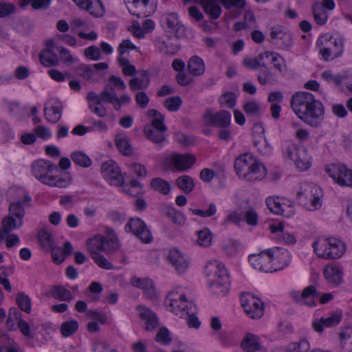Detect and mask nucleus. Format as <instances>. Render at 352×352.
I'll return each mask as SVG.
<instances>
[{"label":"nucleus","mask_w":352,"mask_h":352,"mask_svg":"<svg viewBox=\"0 0 352 352\" xmlns=\"http://www.w3.org/2000/svg\"><path fill=\"white\" fill-rule=\"evenodd\" d=\"M291 107L300 120L312 127H318L324 120L322 103L309 92L298 91L291 99Z\"/></svg>","instance_id":"obj_1"},{"label":"nucleus","mask_w":352,"mask_h":352,"mask_svg":"<svg viewBox=\"0 0 352 352\" xmlns=\"http://www.w3.org/2000/svg\"><path fill=\"white\" fill-rule=\"evenodd\" d=\"M234 168L236 174L248 182L260 181L267 175L265 166L250 153L239 155L234 160Z\"/></svg>","instance_id":"obj_2"},{"label":"nucleus","mask_w":352,"mask_h":352,"mask_svg":"<svg viewBox=\"0 0 352 352\" xmlns=\"http://www.w3.org/2000/svg\"><path fill=\"white\" fill-rule=\"evenodd\" d=\"M204 274L208 278L211 291L219 296L228 294L230 288V276L225 265L216 260L207 263Z\"/></svg>","instance_id":"obj_3"},{"label":"nucleus","mask_w":352,"mask_h":352,"mask_svg":"<svg viewBox=\"0 0 352 352\" xmlns=\"http://www.w3.org/2000/svg\"><path fill=\"white\" fill-rule=\"evenodd\" d=\"M312 247L318 257L327 260L338 259L346 251V245L336 238H318Z\"/></svg>","instance_id":"obj_4"},{"label":"nucleus","mask_w":352,"mask_h":352,"mask_svg":"<svg viewBox=\"0 0 352 352\" xmlns=\"http://www.w3.org/2000/svg\"><path fill=\"white\" fill-rule=\"evenodd\" d=\"M166 304L170 311L180 318L188 315L190 311L196 309L193 302L188 295L187 289L180 287L175 288L168 293Z\"/></svg>","instance_id":"obj_5"},{"label":"nucleus","mask_w":352,"mask_h":352,"mask_svg":"<svg viewBox=\"0 0 352 352\" xmlns=\"http://www.w3.org/2000/svg\"><path fill=\"white\" fill-rule=\"evenodd\" d=\"M322 189L313 184L302 183L296 189V198L300 204L309 210H314L322 206Z\"/></svg>","instance_id":"obj_6"},{"label":"nucleus","mask_w":352,"mask_h":352,"mask_svg":"<svg viewBox=\"0 0 352 352\" xmlns=\"http://www.w3.org/2000/svg\"><path fill=\"white\" fill-rule=\"evenodd\" d=\"M317 46L322 58L326 61H329L339 57L342 54L344 41L338 34H326L318 38Z\"/></svg>","instance_id":"obj_7"},{"label":"nucleus","mask_w":352,"mask_h":352,"mask_svg":"<svg viewBox=\"0 0 352 352\" xmlns=\"http://www.w3.org/2000/svg\"><path fill=\"white\" fill-rule=\"evenodd\" d=\"M103 234H96L86 240L85 245L90 257L100 268L110 270L113 269V264L103 255Z\"/></svg>","instance_id":"obj_8"},{"label":"nucleus","mask_w":352,"mask_h":352,"mask_svg":"<svg viewBox=\"0 0 352 352\" xmlns=\"http://www.w3.org/2000/svg\"><path fill=\"white\" fill-rule=\"evenodd\" d=\"M284 155L292 160L300 170H306L311 165V157L305 148H299L295 144H287L284 150Z\"/></svg>","instance_id":"obj_9"},{"label":"nucleus","mask_w":352,"mask_h":352,"mask_svg":"<svg viewBox=\"0 0 352 352\" xmlns=\"http://www.w3.org/2000/svg\"><path fill=\"white\" fill-rule=\"evenodd\" d=\"M325 171L335 183L341 186L352 187V170L343 164H331Z\"/></svg>","instance_id":"obj_10"},{"label":"nucleus","mask_w":352,"mask_h":352,"mask_svg":"<svg viewBox=\"0 0 352 352\" xmlns=\"http://www.w3.org/2000/svg\"><path fill=\"white\" fill-rule=\"evenodd\" d=\"M241 305L250 318H261L264 314V303L258 297L252 294H243L241 296Z\"/></svg>","instance_id":"obj_11"},{"label":"nucleus","mask_w":352,"mask_h":352,"mask_svg":"<svg viewBox=\"0 0 352 352\" xmlns=\"http://www.w3.org/2000/svg\"><path fill=\"white\" fill-rule=\"evenodd\" d=\"M202 120L207 126L227 128L231 124V113L226 110L213 112L210 109H207L203 115Z\"/></svg>","instance_id":"obj_12"},{"label":"nucleus","mask_w":352,"mask_h":352,"mask_svg":"<svg viewBox=\"0 0 352 352\" xmlns=\"http://www.w3.org/2000/svg\"><path fill=\"white\" fill-rule=\"evenodd\" d=\"M269 210L276 214L289 217L294 214L292 203L285 197L278 196L268 197L265 200Z\"/></svg>","instance_id":"obj_13"},{"label":"nucleus","mask_w":352,"mask_h":352,"mask_svg":"<svg viewBox=\"0 0 352 352\" xmlns=\"http://www.w3.org/2000/svg\"><path fill=\"white\" fill-rule=\"evenodd\" d=\"M196 162L195 155L190 153H171L164 159V164L179 171L190 168Z\"/></svg>","instance_id":"obj_14"},{"label":"nucleus","mask_w":352,"mask_h":352,"mask_svg":"<svg viewBox=\"0 0 352 352\" xmlns=\"http://www.w3.org/2000/svg\"><path fill=\"white\" fill-rule=\"evenodd\" d=\"M125 230L133 232L143 243H149L153 240L149 229L140 218H131L125 226Z\"/></svg>","instance_id":"obj_15"},{"label":"nucleus","mask_w":352,"mask_h":352,"mask_svg":"<svg viewBox=\"0 0 352 352\" xmlns=\"http://www.w3.org/2000/svg\"><path fill=\"white\" fill-rule=\"evenodd\" d=\"M102 177L111 184L120 186L124 184V177L118 164L113 161H108L101 166Z\"/></svg>","instance_id":"obj_16"},{"label":"nucleus","mask_w":352,"mask_h":352,"mask_svg":"<svg viewBox=\"0 0 352 352\" xmlns=\"http://www.w3.org/2000/svg\"><path fill=\"white\" fill-rule=\"evenodd\" d=\"M56 170H58V168L50 169L38 179V181L50 187L60 188L68 187L72 182L71 175L69 173H65L63 175H56L54 174V172Z\"/></svg>","instance_id":"obj_17"},{"label":"nucleus","mask_w":352,"mask_h":352,"mask_svg":"<svg viewBox=\"0 0 352 352\" xmlns=\"http://www.w3.org/2000/svg\"><path fill=\"white\" fill-rule=\"evenodd\" d=\"M126 3L129 12L139 18L146 17L155 12V7L150 0H126Z\"/></svg>","instance_id":"obj_18"},{"label":"nucleus","mask_w":352,"mask_h":352,"mask_svg":"<svg viewBox=\"0 0 352 352\" xmlns=\"http://www.w3.org/2000/svg\"><path fill=\"white\" fill-rule=\"evenodd\" d=\"M101 92L103 102L111 103L116 111L120 109L122 104H129L131 101V98L128 95H122L118 97L115 89L109 83L104 87Z\"/></svg>","instance_id":"obj_19"},{"label":"nucleus","mask_w":352,"mask_h":352,"mask_svg":"<svg viewBox=\"0 0 352 352\" xmlns=\"http://www.w3.org/2000/svg\"><path fill=\"white\" fill-rule=\"evenodd\" d=\"M136 311L146 331H153L158 327V318L152 310L145 306L138 305L136 307Z\"/></svg>","instance_id":"obj_20"},{"label":"nucleus","mask_w":352,"mask_h":352,"mask_svg":"<svg viewBox=\"0 0 352 352\" xmlns=\"http://www.w3.org/2000/svg\"><path fill=\"white\" fill-rule=\"evenodd\" d=\"M104 233L102 240V252L109 256L117 252L121 244L113 229L107 227Z\"/></svg>","instance_id":"obj_21"},{"label":"nucleus","mask_w":352,"mask_h":352,"mask_svg":"<svg viewBox=\"0 0 352 352\" xmlns=\"http://www.w3.org/2000/svg\"><path fill=\"white\" fill-rule=\"evenodd\" d=\"M248 260L251 265L255 269L265 272H273L269 250L257 254L250 255Z\"/></svg>","instance_id":"obj_22"},{"label":"nucleus","mask_w":352,"mask_h":352,"mask_svg":"<svg viewBox=\"0 0 352 352\" xmlns=\"http://www.w3.org/2000/svg\"><path fill=\"white\" fill-rule=\"evenodd\" d=\"M269 251L273 272L282 270L287 266L289 261V256L286 250L274 248L269 249Z\"/></svg>","instance_id":"obj_23"},{"label":"nucleus","mask_w":352,"mask_h":352,"mask_svg":"<svg viewBox=\"0 0 352 352\" xmlns=\"http://www.w3.org/2000/svg\"><path fill=\"white\" fill-rule=\"evenodd\" d=\"M62 109V104L58 100L50 98L44 109L45 119L51 123H56L61 118Z\"/></svg>","instance_id":"obj_24"},{"label":"nucleus","mask_w":352,"mask_h":352,"mask_svg":"<svg viewBox=\"0 0 352 352\" xmlns=\"http://www.w3.org/2000/svg\"><path fill=\"white\" fill-rule=\"evenodd\" d=\"M168 260L179 274L184 273L189 267V261L186 255L176 249L170 250Z\"/></svg>","instance_id":"obj_25"},{"label":"nucleus","mask_w":352,"mask_h":352,"mask_svg":"<svg viewBox=\"0 0 352 352\" xmlns=\"http://www.w3.org/2000/svg\"><path fill=\"white\" fill-rule=\"evenodd\" d=\"M270 36L274 43L283 47L289 46L292 44L290 33L281 25H276L272 27Z\"/></svg>","instance_id":"obj_26"},{"label":"nucleus","mask_w":352,"mask_h":352,"mask_svg":"<svg viewBox=\"0 0 352 352\" xmlns=\"http://www.w3.org/2000/svg\"><path fill=\"white\" fill-rule=\"evenodd\" d=\"M50 169H57V166L48 160L39 159L34 160L31 164V173L38 180Z\"/></svg>","instance_id":"obj_27"},{"label":"nucleus","mask_w":352,"mask_h":352,"mask_svg":"<svg viewBox=\"0 0 352 352\" xmlns=\"http://www.w3.org/2000/svg\"><path fill=\"white\" fill-rule=\"evenodd\" d=\"M2 227L0 229V242L4 239L10 232L20 228L23 225V220L12 216H6L1 221Z\"/></svg>","instance_id":"obj_28"},{"label":"nucleus","mask_w":352,"mask_h":352,"mask_svg":"<svg viewBox=\"0 0 352 352\" xmlns=\"http://www.w3.org/2000/svg\"><path fill=\"white\" fill-rule=\"evenodd\" d=\"M241 347L246 352H256L262 350L258 336L252 333H247L241 342Z\"/></svg>","instance_id":"obj_29"},{"label":"nucleus","mask_w":352,"mask_h":352,"mask_svg":"<svg viewBox=\"0 0 352 352\" xmlns=\"http://www.w3.org/2000/svg\"><path fill=\"white\" fill-rule=\"evenodd\" d=\"M323 274L329 283L337 285L342 281L343 272L339 265L329 264L324 267Z\"/></svg>","instance_id":"obj_30"},{"label":"nucleus","mask_w":352,"mask_h":352,"mask_svg":"<svg viewBox=\"0 0 352 352\" xmlns=\"http://www.w3.org/2000/svg\"><path fill=\"white\" fill-rule=\"evenodd\" d=\"M319 294L314 286H309L304 289L301 294H299V303L309 307L316 305V300L318 298Z\"/></svg>","instance_id":"obj_31"},{"label":"nucleus","mask_w":352,"mask_h":352,"mask_svg":"<svg viewBox=\"0 0 352 352\" xmlns=\"http://www.w3.org/2000/svg\"><path fill=\"white\" fill-rule=\"evenodd\" d=\"M162 21L169 29L170 32L175 34H178L179 31L184 29V26L181 24L176 13L172 12L163 15Z\"/></svg>","instance_id":"obj_32"},{"label":"nucleus","mask_w":352,"mask_h":352,"mask_svg":"<svg viewBox=\"0 0 352 352\" xmlns=\"http://www.w3.org/2000/svg\"><path fill=\"white\" fill-rule=\"evenodd\" d=\"M205 69L204 62L200 57L195 56L188 60V69L191 75L200 76L204 74Z\"/></svg>","instance_id":"obj_33"},{"label":"nucleus","mask_w":352,"mask_h":352,"mask_svg":"<svg viewBox=\"0 0 352 352\" xmlns=\"http://www.w3.org/2000/svg\"><path fill=\"white\" fill-rule=\"evenodd\" d=\"M260 59H270L274 65V67L279 72H283L286 68V64L284 58L278 54L273 52H265L259 54Z\"/></svg>","instance_id":"obj_34"},{"label":"nucleus","mask_w":352,"mask_h":352,"mask_svg":"<svg viewBox=\"0 0 352 352\" xmlns=\"http://www.w3.org/2000/svg\"><path fill=\"white\" fill-rule=\"evenodd\" d=\"M196 244L203 248H209L213 240V234L211 231L207 228H203L196 232Z\"/></svg>","instance_id":"obj_35"},{"label":"nucleus","mask_w":352,"mask_h":352,"mask_svg":"<svg viewBox=\"0 0 352 352\" xmlns=\"http://www.w3.org/2000/svg\"><path fill=\"white\" fill-rule=\"evenodd\" d=\"M341 352H352V327L344 328L339 334Z\"/></svg>","instance_id":"obj_36"},{"label":"nucleus","mask_w":352,"mask_h":352,"mask_svg":"<svg viewBox=\"0 0 352 352\" xmlns=\"http://www.w3.org/2000/svg\"><path fill=\"white\" fill-rule=\"evenodd\" d=\"M39 59L45 67H52L58 64V58L52 49H45L40 52Z\"/></svg>","instance_id":"obj_37"},{"label":"nucleus","mask_w":352,"mask_h":352,"mask_svg":"<svg viewBox=\"0 0 352 352\" xmlns=\"http://www.w3.org/2000/svg\"><path fill=\"white\" fill-rule=\"evenodd\" d=\"M131 284L135 287L144 289L150 298H152L155 295L153 283L149 278L142 279L138 277H133L131 279Z\"/></svg>","instance_id":"obj_38"},{"label":"nucleus","mask_w":352,"mask_h":352,"mask_svg":"<svg viewBox=\"0 0 352 352\" xmlns=\"http://www.w3.org/2000/svg\"><path fill=\"white\" fill-rule=\"evenodd\" d=\"M312 12L316 23L320 25H324L328 20V13L324 10L320 3L316 2L312 6Z\"/></svg>","instance_id":"obj_39"},{"label":"nucleus","mask_w":352,"mask_h":352,"mask_svg":"<svg viewBox=\"0 0 352 352\" xmlns=\"http://www.w3.org/2000/svg\"><path fill=\"white\" fill-rule=\"evenodd\" d=\"M51 296L59 300L71 301L73 299V295L66 288L60 285H55L50 290Z\"/></svg>","instance_id":"obj_40"},{"label":"nucleus","mask_w":352,"mask_h":352,"mask_svg":"<svg viewBox=\"0 0 352 352\" xmlns=\"http://www.w3.org/2000/svg\"><path fill=\"white\" fill-rule=\"evenodd\" d=\"M177 187L185 193H190L195 188L193 179L189 175H184L176 179Z\"/></svg>","instance_id":"obj_41"},{"label":"nucleus","mask_w":352,"mask_h":352,"mask_svg":"<svg viewBox=\"0 0 352 352\" xmlns=\"http://www.w3.org/2000/svg\"><path fill=\"white\" fill-rule=\"evenodd\" d=\"M166 131L155 129L151 127H145L144 134L146 137L155 144L161 143L166 140L165 133Z\"/></svg>","instance_id":"obj_42"},{"label":"nucleus","mask_w":352,"mask_h":352,"mask_svg":"<svg viewBox=\"0 0 352 352\" xmlns=\"http://www.w3.org/2000/svg\"><path fill=\"white\" fill-rule=\"evenodd\" d=\"M70 157L76 164L83 168L90 167L92 164L91 158L82 151H74L72 153Z\"/></svg>","instance_id":"obj_43"},{"label":"nucleus","mask_w":352,"mask_h":352,"mask_svg":"<svg viewBox=\"0 0 352 352\" xmlns=\"http://www.w3.org/2000/svg\"><path fill=\"white\" fill-rule=\"evenodd\" d=\"M116 144L118 149L124 155H129L132 153L133 149L129 143L128 138L124 135H118L116 137Z\"/></svg>","instance_id":"obj_44"},{"label":"nucleus","mask_w":352,"mask_h":352,"mask_svg":"<svg viewBox=\"0 0 352 352\" xmlns=\"http://www.w3.org/2000/svg\"><path fill=\"white\" fill-rule=\"evenodd\" d=\"M321 78L328 82L333 83L335 86L344 90L342 82L344 80V76L338 74H333L331 70H325L322 73Z\"/></svg>","instance_id":"obj_45"},{"label":"nucleus","mask_w":352,"mask_h":352,"mask_svg":"<svg viewBox=\"0 0 352 352\" xmlns=\"http://www.w3.org/2000/svg\"><path fill=\"white\" fill-rule=\"evenodd\" d=\"M85 10L94 17H100L105 12L104 6L100 0H91Z\"/></svg>","instance_id":"obj_46"},{"label":"nucleus","mask_w":352,"mask_h":352,"mask_svg":"<svg viewBox=\"0 0 352 352\" xmlns=\"http://www.w3.org/2000/svg\"><path fill=\"white\" fill-rule=\"evenodd\" d=\"M16 302L21 311L30 314L32 311V300L24 292H19L16 296Z\"/></svg>","instance_id":"obj_47"},{"label":"nucleus","mask_w":352,"mask_h":352,"mask_svg":"<svg viewBox=\"0 0 352 352\" xmlns=\"http://www.w3.org/2000/svg\"><path fill=\"white\" fill-rule=\"evenodd\" d=\"M243 109L246 114L253 117H259L261 114V106L256 100H249L244 103Z\"/></svg>","instance_id":"obj_48"},{"label":"nucleus","mask_w":352,"mask_h":352,"mask_svg":"<svg viewBox=\"0 0 352 352\" xmlns=\"http://www.w3.org/2000/svg\"><path fill=\"white\" fill-rule=\"evenodd\" d=\"M21 317V312L15 307L10 309L8 312V317L6 320V327L8 329L14 331L16 329V323H19Z\"/></svg>","instance_id":"obj_49"},{"label":"nucleus","mask_w":352,"mask_h":352,"mask_svg":"<svg viewBox=\"0 0 352 352\" xmlns=\"http://www.w3.org/2000/svg\"><path fill=\"white\" fill-rule=\"evenodd\" d=\"M148 74L146 72H142V78H133L130 80L129 87L133 91L146 89L148 85Z\"/></svg>","instance_id":"obj_50"},{"label":"nucleus","mask_w":352,"mask_h":352,"mask_svg":"<svg viewBox=\"0 0 352 352\" xmlns=\"http://www.w3.org/2000/svg\"><path fill=\"white\" fill-rule=\"evenodd\" d=\"M310 344L306 339H301L298 342L290 343L287 348V352H308Z\"/></svg>","instance_id":"obj_51"},{"label":"nucleus","mask_w":352,"mask_h":352,"mask_svg":"<svg viewBox=\"0 0 352 352\" xmlns=\"http://www.w3.org/2000/svg\"><path fill=\"white\" fill-rule=\"evenodd\" d=\"M78 322L76 320L66 321L62 323L60 331L64 337H69L78 331Z\"/></svg>","instance_id":"obj_52"},{"label":"nucleus","mask_w":352,"mask_h":352,"mask_svg":"<svg viewBox=\"0 0 352 352\" xmlns=\"http://www.w3.org/2000/svg\"><path fill=\"white\" fill-rule=\"evenodd\" d=\"M151 188L163 195H168L170 192L169 184L162 178H155L151 182Z\"/></svg>","instance_id":"obj_53"},{"label":"nucleus","mask_w":352,"mask_h":352,"mask_svg":"<svg viewBox=\"0 0 352 352\" xmlns=\"http://www.w3.org/2000/svg\"><path fill=\"white\" fill-rule=\"evenodd\" d=\"M38 241L41 246L47 250H50L52 248L54 239L50 232L43 229L38 232Z\"/></svg>","instance_id":"obj_54"},{"label":"nucleus","mask_w":352,"mask_h":352,"mask_svg":"<svg viewBox=\"0 0 352 352\" xmlns=\"http://www.w3.org/2000/svg\"><path fill=\"white\" fill-rule=\"evenodd\" d=\"M236 100V96L230 91L226 92L219 98L220 106L227 108H232L234 107Z\"/></svg>","instance_id":"obj_55"},{"label":"nucleus","mask_w":352,"mask_h":352,"mask_svg":"<svg viewBox=\"0 0 352 352\" xmlns=\"http://www.w3.org/2000/svg\"><path fill=\"white\" fill-rule=\"evenodd\" d=\"M264 59H260L259 56L256 58L246 57L243 60V65L249 69H256L258 67L265 66Z\"/></svg>","instance_id":"obj_56"},{"label":"nucleus","mask_w":352,"mask_h":352,"mask_svg":"<svg viewBox=\"0 0 352 352\" xmlns=\"http://www.w3.org/2000/svg\"><path fill=\"white\" fill-rule=\"evenodd\" d=\"M153 120L151 122V126H147L146 127H151L155 129H159L161 131H166L167 128L164 124V116L159 112L156 111H153Z\"/></svg>","instance_id":"obj_57"},{"label":"nucleus","mask_w":352,"mask_h":352,"mask_svg":"<svg viewBox=\"0 0 352 352\" xmlns=\"http://www.w3.org/2000/svg\"><path fill=\"white\" fill-rule=\"evenodd\" d=\"M243 217L245 222L250 226H256L258 223V215L256 211L252 207L245 208L243 211Z\"/></svg>","instance_id":"obj_58"},{"label":"nucleus","mask_w":352,"mask_h":352,"mask_svg":"<svg viewBox=\"0 0 352 352\" xmlns=\"http://www.w3.org/2000/svg\"><path fill=\"white\" fill-rule=\"evenodd\" d=\"M24 210L21 201H15L10 204L9 207V214L18 219L23 220Z\"/></svg>","instance_id":"obj_59"},{"label":"nucleus","mask_w":352,"mask_h":352,"mask_svg":"<svg viewBox=\"0 0 352 352\" xmlns=\"http://www.w3.org/2000/svg\"><path fill=\"white\" fill-rule=\"evenodd\" d=\"M342 318V314L340 311H337L331 314L328 317L324 318L325 327H331L338 325Z\"/></svg>","instance_id":"obj_60"},{"label":"nucleus","mask_w":352,"mask_h":352,"mask_svg":"<svg viewBox=\"0 0 352 352\" xmlns=\"http://www.w3.org/2000/svg\"><path fill=\"white\" fill-rule=\"evenodd\" d=\"M190 211L194 215H198L201 217H210L214 215L217 212V207L214 204L211 203L209 204L207 210H199V209H190Z\"/></svg>","instance_id":"obj_61"},{"label":"nucleus","mask_w":352,"mask_h":352,"mask_svg":"<svg viewBox=\"0 0 352 352\" xmlns=\"http://www.w3.org/2000/svg\"><path fill=\"white\" fill-rule=\"evenodd\" d=\"M118 61L122 69V72L126 76H132L135 74V67L131 65L125 57H118Z\"/></svg>","instance_id":"obj_62"},{"label":"nucleus","mask_w":352,"mask_h":352,"mask_svg":"<svg viewBox=\"0 0 352 352\" xmlns=\"http://www.w3.org/2000/svg\"><path fill=\"white\" fill-rule=\"evenodd\" d=\"M84 55L91 60H98L100 58L101 52L99 47L91 45L84 50Z\"/></svg>","instance_id":"obj_63"},{"label":"nucleus","mask_w":352,"mask_h":352,"mask_svg":"<svg viewBox=\"0 0 352 352\" xmlns=\"http://www.w3.org/2000/svg\"><path fill=\"white\" fill-rule=\"evenodd\" d=\"M92 352H118L109 346L104 342L96 340L92 344Z\"/></svg>","instance_id":"obj_64"}]
</instances>
